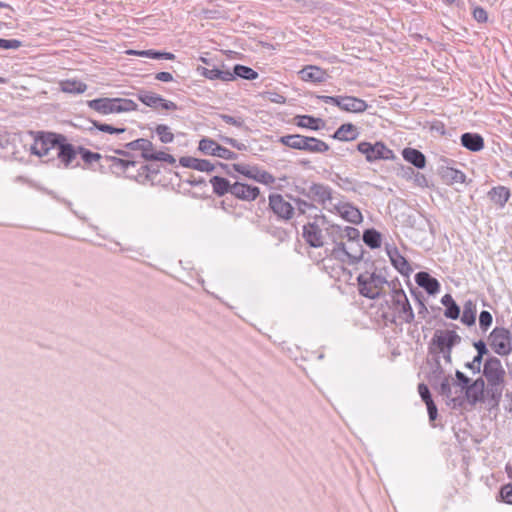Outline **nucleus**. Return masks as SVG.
<instances>
[{"instance_id": "9b49d317", "label": "nucleus", "mask_w": 512, "mask_h": 512, "mask_svg": "<svg viewBox=\"0 0 512 512\" xmlns=\"http://www.w3.org/2000/svg\"><path fill=\"white\" fill-rule=\"evenodd\" d=\"M268 201L269 209L277 216L278 219L289 221L293 218L295 208L289 201L285 200L281 194H270Z\"/></svg>"}, {"instance_id": "2f4dec72", "label": "nucleus", "mask_w": 512, "mask_h": 512, "mask_svg": "<svg viewBox=\"0 0 512 512\" xmlns=\"http://www.w3.org/2000/svg\"><path fill=\"white\" fill-rule=\"evenodd\" d=\"M210 184L213 189V193L218 197H222L228 193L231 194L233 183H231L227 178L222 176H213L210 179Z\"/></svg>"}, {"instance_id": "dca6fc26", "label": "nucleus", "mask_w": 512, "mask_h": 512, "mask_svg": "<svg viewBox=\"0 0 512 512\" xmlns=\"http://www.w3.org/2000/svg\"><path fill=\"white\" fill-rule=\"evenodd\" d=\"M231 167L233 168L234 171L248 177L249 179H253L259 183L271 185L275 182V177L271 173L265 170H260L257 167L251 168L243 164H232Z\"/></svg>"}, {"instance_id": "ea45409f", "label": "nucleus", "mask_w": 512, "mask_h": 512, "mask_svg": "<svg viewBox=\"0 0 512 512\" xmlns=\"http://www.w3.org/2000/svg\"><path fill=\"white\" fill-rule=\"evenodd\" d=\"M230 75L232 76L231 81L235 80L236 78L255 80L259 76L257 71L241 64L234 65L233 71H230Z\"/></svg>"}, {"instance_id": "473e14b6", "label": "nucleus", "mask_w": 512, "mask_h": 512, "mask_svg": "<svg viewBox=\"0 0 512 512\" xmlns=\"http://www.w3.org/2000/svg\"><path fill=\"white\" fill-rule=\"evenodd\" d=\"M127 54L136 55V56H140V57H147V58L156 59V60H174L176 57L171 52L158 51V50H154V49L128 50Z\"/></svg>"}, {"instance_id": "c03bdc74", "label": "nucleus", "mask_w": 512, "mask_h": 512, "mask_svg": "<svg viewBox=\"0 0 512 512\" xmlns=\"http://www.w3.org/2000/svg\"><path fill=\"white\" fill-rule=\"evenodd\" d=\"M362 239L363 242L371 249H377L381 247V233L374 228L366 229L363 233Z\"/></svg>"}, {"instance_id": "a211bd4d", "label": "nucleus", "mask_w": 512, "mask_h": 512, "mask_svg": "<svg viewBox=\"0 0 512 512\" xmlns=\"http://www.w3.org/2000/svg\"><path fill=\"white\" fill-rule=\"evenodd\" d=\"M322 226L324 227L325 238L329 239L334 245L332 249L344 246L342 226L330 223L325 216H320Z\"/></svg>"}, {"instance_id": "9d476101", "label": "nucleus", "mask_w": 512, "mask_h": 512, "mask_svg": "<svg viewBox=\"0 0 512 512\" xmlns=\"http://www.w3.org/2000/svg\"><path fill=\"white\" fill-rule=\"evenodd\" d=\"M198 150L204 155L215 156L225 160H236L238 154L221 146L215 140L204 137L199 141Z\"/></svg>"}, {"instance_id": "603ef678", "label": "nucleus", "mask_w": 512, "mask_h": 512, "mask_svg": "<svg viewBox=\"0 0 512 512\" xmlns=\"http://www.w3.org/2000/svg\"><path fill=\"white\" fill-rule=\"evenodd\" d=\"M343 241L346 239L347 242L355 241L360 239V231L352 226H342Z\"/></svg>"}, {"instance_id": "412c9836", "label": "nucleus", "mask_w": 512, "mask_h": 512, "mask_svg": "<svg viewBox=\"0 0 512 512\" xmlns=\"http://www.w3.org/2000/svg\"><path fill=\"white\" fill-rule=\"evenodd\" d=\"M485 392V381L482 377H479L472 381L465 391V398L471 405H475L478 402L484 400Z\"/></svg>"}, {"instance_id": "c9c22d12", "label": "nucleus", "mask_w": 512, "mask_h": 512, "mask_svg": "<svg viewBox=\"0 0 512 512\" xmlns=\"http://www.w3.org/2000/svg\"><path fill=\"white\" fill-rule=\"evenodd\" d=\"M441 303L443 306H445L444 316L446 318L451 319V320H456L460 317V313H461L460 307L455 302V300L451 294H445L441 298Z\"/></svg>"}, {"instance_id": "3c124183", "label": "nucleus", "mask_w": 512, "mask_h": 512, "mask_svg": "<svg viewBox=\"0 0 512 512\" xmlns=\"http://www.w3.org/2000/svg\"><path fill=\"white\" fill-rule=\"evenodd\" d=\"M218 117L229 125H233L239 129H247L245 121L241 116H231L228 114H219Z\"/></svg>"}, {"instance_id": "7c9ffc66", "label": "nucleus", "mask_w": 512, "mask_h": 512, "mask_svg": "<svg viewBox=\"0 0 512 512\" xmlns=\"http://www.w3.org/2000/svg\"><path fill=\"white\" fill-rule=\"evenodd\" d=\"M428 363L431 364V371L427 377L428 382L430 383L432 388H437L439 381H441L445 377L444 369L440 363V356H434L432 361H428Z\"/></svg>"}, {"instance_id": "4d7b16f0", "label": "nucleus", "mask_w": 512, "mask_h": 512, "mask_svg": "<svg viewBox=\"0 0 512 512\" xmlns=\"http://www.w3.org/2000/svg\"><path fill=\"white\" fill-rule=\"evenodd\" d=\"M22 46V42L18 39H2L0 40V48L9 50H16Z\"/></svg>"}, {"instance_id": "13d9d810", "label": "nucleus", "mask_w": 512, "mask_h": 512, "mask_svg": "<svg viewBox=\"0 0 512 512\" xmlns=\"http://www.w3.org/2000/svg\"><path fill=\"white\" fill-rule=\"evenodd\" d=\"M418 393H419L422 401L425 404L430 403L431 401H434L432 398L431 392L429 390V387L426 384L420 383L418 385Z\"/></svg>"}, {"instance_id": "de8ad7c7", "label": "nucleus", "mask_w": 512, "mask_h": 512, "mask_svg": "<svg viewBox=\"0 0 512 512\" xmlns=\"http://www.w3.org/2000/svg\"><path fill=\"white\" fill-rule=\"evenodd\" d=\"M78 153L80 154L82 160L87 163V164H91L92 162L94 161H99L100 159H103L104 162H106L108 164V166L110 165V162H107L105 160V158L108 156H102L101 154L99 153H96V152H92L90 151L89 149H86L84 147H81L79 146L78 147Z\"/></svg>"}, {"instance_id": "5fc2aeb1", "label": "nucleus", "mask_w": 512, "mask_h": 512, "mask_svg": "<svg viewBox=\"0 0 512 512\" xmlns=\"http://www.w3.org/2000/svg\"><path fill=\"white\" fill-rule=\"evenodd\" d=\"M499 498L504 503L512 505V483L505 484L500 488Z\"/></svg>"}, {"instance_id": "0e129e2a", "label": "nucleus", "mask_w": 512, "mask_h": 512, "mask_svg": "<svg viewBox=\"0 0 512 512\" xmlns=\"http://www.w3.org/2000/svg\"><path fill=\"white\" fill-rule=\"evenodd\" d=\"M482 360L483 359H478L477 361V356L475 355L471 362L465 364V368L471 370L473 374H477L481 371Z\"/></svg>"}, {"instance_id": "a18cd8bd", "label": "nucleus", "mask_w": 512, "mask_h": 512, "mask_svg": "<svg viewBox=\"0 0 512 512\" xmlns=\"http://www.w3.org/2000/svg\"><path fill=\"white\" fill-rule=\"evenodd\" d=\"M305 137L306 136L300 134H289L281 136L278 142L291 149L302 150Z\"/></svg>"}, {"instance_id": "39448f33", "label": "nucleus", "mask_w": 512, "mask_h": 512, "mask_svg": "<svg viewBox=\"0 0 512 512\" xmlns=\"http://www.w3.org/2000/svg\"><path fill=\"white\" fill-rule=\"evenodd\" d=\"M363 246L359 240L350 241L348 245L338 247L330 250V256L335 260L348 263L349 265H355L359 263L363 258Z\"/></svg>"}, {"instance_id": "f257e3e1", "label": "nucleus", "mask_w": 512, "mask_h": 512, "mask_svg": "<svg viewBox=\"0 0 512 512\" xmlns=\"http://www.w3.org/2000/svg\"><path fill=\"white\" fill-rule=\"evenodd\" d=\"M105 160L110 162L109 169L113 174L120 175L125 173L126 177L134 179L139 183H145L146 181L153 182L160 173V166L155 163L143 164L137 169L136 173H130L129 169L135 168L137 161L115 156H107Z\"/></svg>"}, {"instance_id": "e433bc0d", "label": "nucleus", "mask_w": 512, "mask_h": 512, "mask_svg": "<svg viewBox=\"0 0 512 512\" xmlns=\"http://www.w3.org/2000/svg\"><path fill=\"white\" fill-rule=\"evenodd\" d=\"M389 257L392 265L395 267L397 271H399L404 276H409L412 272V268L405 257H403L397 249L394 252H389Z\"/></svg>"}, {"instance_id": "f3484780", "label": "nucleus", "mask_w": 512, "mask_h": 512, "mask_svg": "<svg viewBox=\"0 0 512 512\" xmlns=\"http://www.w3.org/2000/svg\"><path fill=\"white\" fill-rule=\"evenodd\" d=\"M483 376L486 378L487 382L504 380L505 370L497 357L491 356L485 360Z\"/></svg>"}, {"instance_id": "aec40b11", "label": "nucleus", "mask_w": 512, "mask_h": 512, "mask_svg": "<svg viewBox=\"0 0 512 512\" xmlns=\"http://www.w3.org/2000/svg\"><path fill=\"white\" fill-rule=\"evenodd\" d=\"M57 158L65 168L69 167L76 159L78 148L66 140L60 141L57 149Z\"/></svg>"}, {"instance_id": "680f3d73", "label": "nucleus", "mask_w": 512, "mask_h": 512, "mask_svg": "<svg viewBox=\"0 0 512 512\" xmlns=\"http://www.w3.org/2000/svg\"><path fill=\"white\" fill-rule=\"evenodd\" d=\"M221 140L224 143L231 145L233 148H236L239 151L247 150V146L244 143L239 142L238 140H236L234 138L223 136V137H221Z\"/></svg>"}, {"instance_id": "e2e57ef3", "label": "nucleus", "mask_w": 512, "mask_h": 512, "mask_svg": "<svg viewBox=\"0 0 512 512\" xmlns=\"http://www.w3.org/2000/svg\"><path fill=\"white\" fill-rule=\"evenodd\" d=\"M474 348L477 351V360L483 359V356L488 353L486 343L483 340H478L473 343Z\"/></svg>"}, {"instance_id": "f8f14e48", "label": "nucleus", "mask_w": 512, "mask_h": 512, "mask_svg": "<svg viewBox=\"0 0 512 512\" xmlns=\"http://www.w3.org/2000/svg\"><path fill=\"white\" fill-rule=\"evenodd\" d=\"M460 342L461 337L454 330H436L429 347H434L436 351H444L453 349Z\"/></svg>"}, {"instance_id": "393cba45", "label": "nucleus", "mask_w": 512, "mask_h": 512, "mask_svg": "<svg viewBox=\"0 0 512 512\" xmlns=\"http://www.w3.org/2000/svg\"><path fill=\"white\" fill-rule=\"evenodd\" d=\"M460 141L461 145L471 152H479L484 148V139L478 133H463Z\"/></svg>"}, {"instance_id": "423d86ee", "label": "nucleus", "mask_w": 512, "mask_h": 512, "mask_svg": "<svg viewBox=\"0 0 512 512\" xmlns=\"http://www.w3.org/2000/svg\"><path fill=\"white\" fill-rule=\"evenodd\" d=\"M357 150L365 155L366 161L370 163L378 160H393L395 158L393 151L380 141L374 144L366 141L360 142L357 145Z\"/></svg>"}, {"instance_id": "37998d69", "label": "nucleus", "mask_w": 512, "mask_h": 512, "mask_svg": "<svg viewBox=\"0 0 512 512\" xmlns=\"http://www.w3.org/2000/svg\"><path fill=\"white\" fill-rule=\"evenodd\" d=\"M61 91L68 94H81L87 90V85L78 80H65L60 83Z\"/></svg>"}, {"instance_id": "052dcab7", "label": "nucleus", "mask_w": 512, "mask_h": 512, "mask_svg": "<svg viewBox=\"0 0 512 512\" xmlns=\"http://www.w3.org/2000/svg\"><path fill=\"white\" fill-rule=\"evenodd\" d=\"M430 424L435 427L434 421L438 417V408L434 401L426 404Z\"/></svg>"}, {"instance_id": "69168bd1", "label": "nucleus", "mask_w": 512, "mask_h": 512, "mask_svg": "<svg viewBox=\"0 0 512 512\" xmlns=\"http://www.w3.org/2000/svg\"><path fill=\"white\" fill-rule=\"evenodd\" d=\"M153 158L155 159V161L167 162L171 165L175 164V162H176V159L174 158V156H172L171 154L162 152V151L157 152V155L153 156Z\"/></svg>"}, {"instance_id": "f03ea898", "label": "nucleus", "mask_w": 512, "mask_h": 512, "mask_svg": "<svg viewBox=\"0 0 512 512\" xmlns=\"http://www.w3.org/2000/svg\"><path fill=\"white\" fill-rule=\"evenodd\" d=\"M87 106L102 115L135 111L138 107L131 99L108 97L89 100Z\"/></svg>"}, {"instance_id": "5701e85b", "label": "nucleus", "mask_w": 512, "mask_h": 512, "mask_svg": "<svg viewBox=\"0 0 512 512\" xmlns=\"http://www.w3.org/2000/svg\"><path fill=\"white\" fill-rule=\"evenodd\" d=\"M415 281L417 285L429 294L435 295L440 291L439 281L432 277L429 273L421 271L415 275Z\"/></svg>"}, {"instance_id": "bb28decb", "label": "nucleus", "mask_w": 512, "mask_h": 512, "mask_svg": "<svg viewBox=\"0 0 512 512\" xmlns=\"http://www.w3.org/2000/svg\"><path fill=\"white\" fill-rule=\"evenodd\" d=\"M451 377L445 376L441 381H439L437 388H434L440 395L444 396L448 401L452 402L454 406H461L464 402V398L452 397V389H451Z\"/></svg>"}, {"instance_id": "c85d7f7f", "label": "nucleus", "mask_w": 512, "mask_h": 512, "mask_svg": "<svg viewBox=\"0 0 512 512\" xmlns=\"http://www.w3.org/2000/svg\"><path fill=\"white\" fill-rule=\"evenodd\" d=\"M402 156L405 161L412 164L418 169H423L426 166V157L418 149L410 147L404 148L402 151Z\"/></svg>"}, {"instance_id": "2eb2a0df", "label": "nucleus", "mask_w": 512, "mask_h": 512, "mask_svg": "<svg viewBox=\"0 0 512 512\" xmlns=\"http://www.w3.org/2000/svg\"><path fill=\"white\" fill-rule=\"evenodd\" d=\"M137 99L141 101L147 107H150L154 110L164 109V110H176L177 105L173 101L166 100L159 94H156L152 91L148 90H140L137 93Z\"/></svg>"}, {"instance_id": "79ce46f5", "label": "nucleus", "mask_w": 512, "mask_h": 512, "mask_svg": "<svg viewBox=\"0 0 512 512\" xmlns=\"http://www.w3.org/2000/svg\"><path fill=\"white\" fill-rule=\"evenodd\" d=\"M461 322L470 327L475 325L476 322V304L472 300H467L463 305V312L461 315Z\"/></svg>"}, {"instance_id": "0eeeda50", "label": "nucleus", "mask_w": 512, "mask_h": 512, "mask_svg": "<svg viewBox=\"0 0 512 512\" xmlns=\"http://www.w3.org/2000/svg\"><path fill=\"white\" fill-rule=\"evenodd\" d=\"M489 344L496 354L509 355L512 351V335L504 327H495L489 335Z\"/></svg>"}, {"instance_id": "774afa93", "label": "nucleus", "mask_w": 512, "mask_h": 512, "mask_svg": "<svg viewBox=\"0 0 512 512\" xmlns=\"http://www.w3.org/2000/svg\"><path fill=\"white\" fill-rule=\"evenodd\" d=\"M294 201L300 214H305L307 209L314 208L313 204L308 203L307 201L300 198H296Z\"/></svg>"}, {"instance_id": "bf43d9fd", "label": "nucleus", "mask_w": 512, "mask_h": 512, "mask_svg": "<svg viewBox=\"0 0 512 512\" xmlns=\"http://www.w3.org/2000/svg\"><path fill=\"white\" fill-rule=\"evenodd\" d=\"M472 15H473V18L478 23H485L488 20V14H487L486 10L480 6H476L473 9Z\"/></svg>"}, {"instance_id": "a878e982", "label": "nucleus", "mask_w": 512, "mask_h": 512, "mask_svg": "<svg viewBox=\"0 0 512 512\" xmlns=\"http://www.w3.org/2000/svg\"><path fill=\"white\" fill-rule=\"evenodd\" d=\"M333 207L338 210L340 216L347 222L359 224L363 220L360 210L349 203L343 204L340 207L334 204Z\"/></svg>"}, {"instance_id": "72a5a7b5", "label": "nucleus", "mask_w": 512, "mask_h": 512, "mask_svg": "<svg viewBox=\"0 0 512 512\" xmlns=\"http://www.w3.org/2000/svg\"><path fill=\"white\" fill-rule=\"evenodd\" d=\"M330 149L329 145L315 137L306 136L302 145V151L309 153H325Z\"/></svg>"}, {"instance_id": "4be33fe9", "label": "nucleus", "mask_w": 512, "mask_h": 512, "mask_svg": "<svg viewBox=\"0 0 512 512\" xmlns=\"http://www.w3.org/2000/svg\"><path fill=\"white\" fill-rule=\"evenodd\" d=\"M299 75L303 81L312 83L325 82L329 77L328 73L324 69L313 65L305 66L299 71Z\"/></svg>"}, {"instance_id": "6ab92c4d", "label": "nucleus", "mask_w": 512, "mask_h": 512, "mask_svg": "<svg viewBox=\"0 0 512 512\" xmlns=\"http://www.w3.org/2000/svg\"><path fill=\"white\" fill-rule=\"evenodd\" d=\"M260 194V189L257 186L249 185L239 181L233 183L231 195L242 201H253Z\"/></svg>"}, {"instance_id": "f704fd0d", "label": "nucleus", "mask_w": 512, "mask_h": 512, "mask_svg": "<svg viewBox=\"0 0 512 512\" xmlns=\"http://www.w3.org/2000/svg\"><path fill=\"white\" fill-rule=\"evenodd\" d=\"M487 196L494 204L503 208L510 198V190L505 186L493 187Z\"/></svg>"}, {"instance_id": "1a4fd4ad", "label": "nucleus", "mask_w": 512, "mask_h": 512, "mask_svg": "<svg viewBox=\"0 0 512 512\" xmlns=\"http://www.w3.org/2000/svg\"><path fill=\"white\" fill-rule=\"evenodd\" d=\"M303 238L313 248H320L325 245V232L320 216H316L313 222L303 226Z\"/></svg>"}, {"instance_id": "b1692460", "label": "nucleus", "mask_w": 512, "mask_h": 512, "mask_svg": "<svg viewBox=\"0 0 512 512\" xmlns=\"http://www.w3.org/2000/svg\"><path fill=\"white\" fill-rule=\"evenodd\" d=\"M341 110L353 113H362L368 108L365 100L354 96H342L339 107Z\"/></svg>"}, {"instance_id": "ddd939ff", "label": "nucleus", "mask_w": 512, "mask_h": 512, "mask_svg": "<svg viewBox=\"0 0 512 512\" xmlns=\"http://www.w3.org/2000/svg\"><path fill=\"white\" fill-rule=\"evenodd\" d=\"M179 163L181 166L185 168H191L201 172H212L215 170L216 166L221 167L225 172L232 176L230 171V166L221 162H217L216 164L211 163L206 159H198L191 156H183L179 159Z\"/></svg>"}, {"instance_id": "20e7f679", "label": "nucleus", "mask_w": 512, "mask_h": 512, "mask_svg": "<svg viewBox=\"0 0 512 512\" xmlns=\"http://www.w3.org/2000/svg\"><path fill=\"white\" fill-rule=\"evenodd\" d=\"M29 133L34 139L30 151L39 157L48 156L51 150L57 149L60 141L66 140V136L55 132L30 131Z\"/></svg>"}, {"instance_id": "a19ab883", "label": "nucleus", "mask_w": 512, "mask_h": 512, "mask_svg": "<svg viewBox=\"0 0 512 512\" xmlns=\"http://www.w3.org/2000/svg\"><path fill=\"white\" fill-rule=\"evenodd\" d=\"M90 123L92 124V126L88 127L87 130L91 134H95V131L109 133V134H121L126 131L125 127H115L111 124L102 123V122H99L96 120H90Z\"/></svg>"}, {"instance_id": "6e6552de", "label": "nucleus", "mask_w": 512, "mask_h": 512, "mask_svg": "<svg viewBox=\"0 0 512 512\" xmlns=\"http://www.w3.org/2000/svg\"><path fill=\"white\" fill-rule=\"evenodd\" d=\"M300 193L310 200L322 205L324 209H330V206L334 205L332 203L333 190L328 185L312 183L308 189H303Z\"/></svg>"}, {"instance_id": "c756f323", "label": "nucleus", "mask_w": 512, "mask_h": 512, "mask_svg": "<svg viewBox=\"0 0 512 512\" xmlns=\"http://www.w3.org/2000/svg\"><path fill=\"white\" fill-rule=\"evenodd\" d=\"M359 135L357 127L352 123L342 124L332 135L333 139L340 141H353Z\"/></svg>"}, {"instance_id": "58836bf2", "label": "nucleus", "mask_w": 512, "mask_h": 512, "mask_svg": "<svg viewBox=\"0 0 512 512\" xmlns=\"http://www.w3.org/2000/svg\"><path fill=\"white\" fill-rule=\"evenodd\" d=\"M440 175L442 180L449 185L464 183L466 180V175L462 171L451 167L442 168Z\"/></svg>"}, {"instance_id": "8fccbe9b", "label": "nucleus", "mask_w": 512, "mask_h": 512, "mask_svg": "<svg viewBox=\"0 0 512 512\" xmlns=\"http://www.w3.org/2000/svg\"><path fill=\"white\" fill-rule=\"evenodd\" d=\"M152 147V142L145 138H139L134 141L125 144V148L129 150L145 151L147 148Z\"/></svg>"}, {"instance_id": "49530a36", "label": "nucleus", "mask_w": 512, "mask_h": 512, "mask_svg": "<svg viewBox=\"0 0 512 512\" xmlns=\"http://www.w3.org/2000/svg\"><path fill=\"white\" fill-rule=\"evenodd\" d=\"M487 395L491 400H493L496 404H498L501 400L503 388H504V380L500 381H491L487 382Z\"/></svg>"}, {"instance_id": "6e6d98bb", "label": "nucleus", "mask_w": 512, "mask_h": 512, "mask_svg": "<svg viewBox=\"0 0 512 512\" xmlns=\"http://www.w3.org/2000/svg\"><path fill=\"white\" fill-rule=\"evenodd\" d=\"M455 377H456L455 384L461 388V391L465 392L467 387H469L470 383L472 382L471 379L459 370H456Z\"/></svg>"}, {"instance_id": "338daca9", "label": "nucleus", "mask_w": 512, "mask_h": 512, "mask_svg": "<svg viewBox=\"0 0 512 512\" xmlns=\"http://www.w3.org/2000/svg\"><path fill=\"white\" fill-rule=\"evenodd\" d=\"M265 97L272 103L284 104L286 102V98L283 95L276 92H266Z\"/></svg>"}, {"instance_id": "4c0bfd02", "label": "nucleus", "mask_w": 512, "mask_h": 512, "mask_svg": "<svg viewBox=\"0 0 512 512\" xmlns=\"http://www.w3.org/2000/svg\"><path fill=\"white\" fill-rule=\"evenodd\" d=\"M197 71L204 76L207 79L210 80H221L223 82H230L231 81V75L229 70H221L218 68H205V67H198Z\"/></svg>"}, {"instance_id": "4468645a", "label": "nucleus", "mask_w": 512, "mask_h": 512, "mask_svg": "<svg viewBox=\"0 0 512 512\" xmlns=\"http://www.w3.org/2000/svg\"><path fill=\"white\" fill-rule=\"evenodd\" d=\"M392 296V304L398 313V317L405 323H412L415 315L403 289L395 290Z\"/></svg>"}, {"instance_id": "cd10ccee", "label": "nucleus", "mask_w": 512, "mask_h": 512, "mask_svg": "<svg viewBox=\"0 0 512 512\" xmlns=\"http://www.w3.org/2000/svg\"><path fill=\"white\" fill-rule=\"evenodd\" d=\"M295 123L298 127L313 131H318L325 127V121L323 119L312 115H298L295 117Z\"/></svg>"}, {"instance_id": "864d4df0", "label": "nucleus", "mask_w": 512, "mask_h": 512, "mask_svg": "<svg viewBox=\"0 0 512 512\" xmlns=\"http://www.w3.org/2000/svg\"><path fill=\"white\" fill-rule=\"evenodd\" d=\"M493 321L492 314L489 311L483 310L479 315V327L482 331H487Z\"/></svg>"}, {"instance_id": "7ed1b4c3", "label": "nucleus", "mask_w": 512, "mask_h": 512, "mask_svg": "<svg viewBox=\"0 0 512 512\" xmlns=\"http://www.w3.org/2000/svg\"><path fill=\"white\" fill-rule=\"evenodd\" d=\"M359 294L369 299H377L388 280L380 273H361L356 278Z\"/></svg>"}, {"instance_id": "09e8293b", "label": "nucleus", "mask_w": 512, "mask_h": 512, "mask_svg": "<svg viewBox=\"0 0 512 512\" xmlns=\"http://www.w3.org/2000/svg\"><path fill=\"white\" fill-rule=\"evenodd\" d=\"M155 133L158 135L160 141L162 143H171L174 140V135L170 131V128L167 125L159 124L155 128Z\"/></svg>"}]
</instances>
